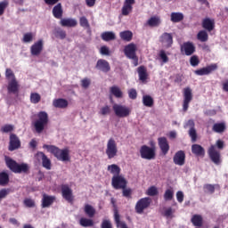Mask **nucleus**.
<instances>
[{
  "label": "nucleus",
  "mask_w": 228,
  "mask_h": 228,
  "mask_svg": "<svg viewBox=\"0 0 228 228\" xmlns=\"http://www.w3.org/2000/svg\"><path fill=\"white\" fill-rule=\"evenodd\" d=\"M43 149L47 150V152L53 154L59 161H70V151L69 149L61 150L54 145L45 144Z\"/></svg>",
  "instance_id": "f257e3e1"
},
{
  "label": "nucleus",
  "mask_w": 228,
  "mask_h": 228,
  "mask_svg": "<svg viewBox=\"0 0 228 228\" xmlns=\"http://www.w3.org/2000/svg\"><path fill=\"white\" fill-rule=\"evenodd\" d=\"M5 79L7 81V92L8 94H13L17 95L19 94V88L20 86L19 85V81H17V77H15V73L12 69H6L5 70Z\"/></svg>",
  "instance_id": "f03ea898"
},
{
  "label": "nucleus",
  "mask_w": 228,
  "mask_h": 228,
  "mask_svg": "<svg viewBox=\"0 0 228 228\" xmlns=\"http://www.w3.org/2000/svg\"><path fill=\"white\" fill-rule=\"evenodd\" d=\"M49 124V114L45 111H40L37 114V119L34 122V127L37 133H42Z\"/></svg>",
  "instance_id": "7ed1b4c3"
},
{
  "label": "nucleus",
  "mask_w": 228,
  "mask_h": 228,
  "mask_svg": "<svg viewBox=\"0 0 228 228\" xmlns=\"http://www.w3.org/2000/svg\"><path fill=\"white\" fill-rule=\"evenodd\" d=\"M216 147L219 150L224 149V141L217 140L216 145H211L208 149V156L215 165H220V151H217Z\"/></svg>",
  "instance_id": "20e7f679"
},
{
  "label": "nucleus",
  "mask_w": 228,
  "mask_h": 228,
  "mask_svg": "<svg viewBox=\"0 0 228 228\" xmlns=\"http://www.w3.org/2000/svg\"><path fill=\"white\" fill-rule=\"evenodd\" d=\"M5 162L8 168H10L12 172H14V174H21V172L26 173L29 170V166H28V164H19L8 157L5 158Z\"/></svg>",
  "instance_id": "39448f33"
},
{
  "label": "nucleus",
  "mask_w": 228,
  "mask_h": 228,
  "mask_svg": "<svg viewBox=\"0 0 228 228\" xmlns=\"http://www.w3.org/2000/svg\"><path fill=\"white\" fill-rule=\"evenodd\" d=\"M109 159H113L118 153V147L117 146V141L113 137L107 141V148L105 151Z\"/></svg>",
  "instance_id": "423d86ee"
},
{
  "label": "nucleus",
  "mask_w": 228,
  "mask_h": 228,
  "mask_svg": "<svg viewBox=\"0 0 228 228\" xmlns=\"http://www.w3.org/2000/svg\"><path fill=\"white\" fill-rule=\"evenodd\" d=\"M112 110L116 117H118L119 118H126V117H129V115H131V109L126 105L115 103Z\"/></svg>",
  "instance_id": "0eeeda50"
},
{
  "label": "nucleus",
  "mask_w": 228,
  "mask_h": 228,
  "mask_svg": "<svg viewBox=\"0 0 228 228\" xmlns=\"http://www.w3.org/2000/svg\"><path fill=\"white\" fill-rule=\"evenodd\" d=\"M125 54L126 58L133 60L134 67L138 65V58L136 57V45L130 44L125 47Z\"/></svg>",
  "instance_id": "6e6552de"
},
{
  "label": "nucleus",
  "mask_w": 228,
  "mask_h": 228,
  "mask_svg": "<svg viewBox=\"0 0 228 228\" xmlns=\"http://www.w3.org/2000/svg\"><path fill=\"white\" fill-rule=\"evenodd\" d=\"M151 198H142L135 204V212L138 215H142L143 210L147 209L151 206Z\"/></svg>",
  "instance_id": "1a4fd4ad"
},
{
  "label": "nucleus",
  "mask_w": 228,
  "mask_h": 228,
  "mask_svg": "<svg viewBox=\"0 0 228 228\" xmlns=\"http://www.w3.org/2000/svg\"><path fill=\"white\" fill-rule=\"evenodd\" d=\"M192 100H193V93L191 91V88L185 87L183 89V111H188L190 102H191Z\"/></svg>",
  "instance_id": "9d476101"
},
{
  "label": "nucleus",
  "mask_w": 228,
  "mask_h": 228,
  "mask_svg": "<svg viewBox=\"0 0 228 228\" xmlns=\"http://www.w3.org/2000/svg\"><path fill=\"white\" fill-rule=\"evenodd\" d=\"M140 154L142 159H154V158H156V152L154 151V149L147 145L141 147Z\"/></svg>",
  "instance_id": "9b49d317"
},
{
  "label": "nucleus",
  "mask_w": 228,
  "mask_h": 228,
  "mask_svg": "<svg viewBox=\"0 0 228 228\" xmlns=\"http://www.w3.org/2000/svg\"><path fill=\"white\" fill-rule=\"evenodd\" d=\"M35 159H37L38 163H40L41 161L44 168H45L46 170H51V159H49V158H47L44 152H37L35 155Z\"/></svg>",
  "instance_id": "f8f14e48"
},
{
  "label": "nucleus",
  "mask_w": 228,
  "mask_h": 228,
  "mask_svg": "<svg viewBox=\"0 0 228 228\" xmlns=\"http://www.w3.org/2000/svg\"><path fill=\"white\" fill-rule=\"evenodd\" d=\"M126 178L124 176L118 175H114L112 177V186L115 188V190H124L126 188Z\"/></svg>",
  "instance_id": "ddd939ff"
},
{
  "label": "nucleus",
  "mask_w": 228,
  "mask_h": 228,
  "mask_svg": "<svg viewBox=\"0 0 228 228\" xmlns=\"http://www.w3.org/2000/svg\"><path fill=\"white\" fill-rule=\"evenodd\" d=\"M44 51V40L39 39L38 41L35 42L30 47V53L32 56H40Z\"/></svg>",
  "instance_id": "4468645a"
},
{
  "label": "nucleus",
  "mask_w": 228,
  "mask_h": 228,
  "mask_svg": "<svg viewBox=\"0 0 228 228\" xmlns=\"http://www.w3.org/2000/svg\"><path fill=\"white\" fill-rule=\"evenodd\" d=\"M61 188L63 199H65V200H67L68 202H72V200H74V194L72 193V189H70V187H69V185L67 184L61 185Z\"/></svg>",
  "instance_id": "2eb2a0df"
},
{
  "label": "nucleus",
  "mask_w": 228,
  "mask_h": 228,
  "mask_svg": "<svg viewBox=\"0 0 228 228\" xmlns=\"http://www.w3.org/2000/svg\"><path fill=\"white\" fill-rule=\"evenodd\" d=\"M216 69H218V65L211 64L200 69H197L194 72L197 76H208V74H211V72L216 70Z\"/></svg>",
  "instance_id": "dca6fc26"
},
{
  "label": "nucleus",
  "mask_w": 228,
  "mask_h": 228,
  "mask_svg": "<svg viewBox=\"0 0 228 228\" xmlns=\"http://www.w3.org/2000/svg\"><path fill=\"white\" fill-rule=\"evenodd\" d=\"M159 42L162 44L163 47H172V44H174V39L172 37V34L164 33L161 35L159 38Z\"/></svg>",
  "instance_id": "f3484780"
},
{
  "label": "nucleus",
  "mask_w": 228,
  "mask_h": 228,
  "mask_svg": "<svg viewBox=\"0 0 228 228\" xmlns=\"http://www.w3.org/2000/svg\"><path fill=\"white\" fill-rule=\"evenodd\" d=\"M173 161L175 165H178V167H183V165H184L186 161V154L184 153V151H177L173 158Z\"/></svg>",
  "instance_id": "a211bd4d"
},
{
  "label": "nucleus",
  "mask_w": 228,
  "mask_h": 228,
  "mask_svg": "<svg viewBox=\"0 0 228 228\" xmlns=\"http://www.w3.org/2000/svg\"><path fill=\"white\" fill-rule=\"evenodd\" d=\"M134 0H125L123 7L121 9V13L124 16L129 15L133 12V4H134Z\"/></svg>",
  "instance_id": "6ab92c4d"
},
{
  "label": "nucleus",
  "mask_w": 228,
  "mask_h": 228,
  "mask_svg": "<svg viewBox=\"0 0 228 228\" xmlns=\"http://www.w3.org/2000/svg\"><path fill=\"white\" fill-rule=\"evenodd\" d=\"M19 147H20V140H19V137L15 134H12L10 135L9 151H16Z\"/></svg>",
  "instance_id": "aec40b11"
},
{
  "label": "nucleus",
  "mask_w": 228,
  "mask_h": 228,
  "mask_svg": "<svg viewBox=\"0 0 228 228\" xmlns=\"http://www.w3.org/2000/svg\"><path fill=\"white\" fill-rule=\"evenodd\" d=\"M181 49L182 52L185 53L186 56H191L195 53V45L191 42L183 43Z\"/></svg>",
  "instance_id": "412c9836"
},
{
  "label": "nucleus",
  "mask_w": 228,
  "mask_h": 228,
  "mask_svg": "<svg viewBox=\"0 0 228 228\" xmlns=\"http://www.w3.org/2000/svg\"><path fill=\"white\" fill-rule=\"evenodd\" d=\"M96 69L102 70V72H110V62L106 60L100 59L97 61Z\"/></svg>",
  "instance_id": "4be33fe9"
},
{
  "label": "nucleus",
  "mask_w": 228,
  "mask_h": 228,
  "mask_svg": "<svg viewBox=\"0 0 228 228\" xmlns=\"http://www.w3.org/2000/svg\"><path fill=\"white\" fill-rule=\"evenodd\" d=\"M159 145L163 154H167L170 151V146L168 145V141L165 137H159Z\"/></svg>",
  "instance_id": "5701e85b"
},
{
  "label": "nucleus",
  "mask_w": 228,
  "mask_h": 228,
  "mask_svg": "<svg viewBox=\"0 0 228 228\" xmlns=\"http://www.w3.org/2000/svg\"><path fill=\"white\" fill-rule=\"evenodd\" d=\"M202 28L207 29V31H213V29H215V20L211 18H205L202 20Z\"/></svg>",
  "instance_id": "b1692460"
},
{
  "label": "nucleus",
  "mask_w": 228,
  "mask_h": 228,
  "mask_svg": "<svg viewBox=\"0 0 228 228\" xmlns=\"http://www.w3.org/2000/svg\"><path fill=\"white\" fill-rule=\"evenodd\" d=\"M53 106H54V108L65 110V108L69 106V101L63 98L55 99L53 101Z\"/></svg>",
  "instance_id": "393cba45"
},
{
  "label": "nucleus",
  "mask_w": 228,
  "mask_h": 228,
  "mask_svg": "<svg viewBox=\"0 0 228 228\" xmlns=\"http://www.w3.org/2000/svg\"><path fill=\"white\" fill-rule=\"evenodd\" d=\"M61 25L66 28H76L77 26V20L72 18L61 19Z\"/></svg>",
  "instance_id": "a878e982"
},
{
  "label": "nucleus",
  "mask_w": 228,
  "mask_h": 228,
  "mask_svg": "<svg viewBox=\"0 0 228 228\" xmlns=\"http://www.w3.org/2000/svg\"><path fill=\"white\" fill-rule=\"evenodd\" d=\"M146 24L150 28H158L161 24V18L159 16H152L147 20Z\"/></svg>",
  "instance_id": "bb28decb"
},
{
  "label": "nucleus",
  "mask_w": 228,
  "mask_h": 228,
  "mask_svg": "<svg viewBox=\"0 0 228 228\" xmlns=\"http://www.w3.org/2000/svg\"><path fill=\"white\" fill-rule=\"evenodd\" d=\"M191 152L192 154H195V156H201V157H204L206 154V151L203 149L202 146L199 144H193L191 146Z\"/></svg>",
  "instance_id": "cd10ccee"
},
{
  "label": "nucleus",
  "mask_w": 228,
  "mask_h": 228,
  "mask_svg": "<svg viewBox=\"0 0 228 228\" xmlns=\"http://www.w3.org/2000/svg\"><path fill=\"white\" fill-rule=\"evenodd\" d=\"M54 199L53 196L44 194L42 199V208H49V206L54 202Z\"/></svg>",
  "instance_id": "c85d7f7f"
},
{
  "label": "nucleus",
  "mask_w": 228,
  "mask_h": 228,
  "mask_svg": "<svg viewBox=\"0 0 228 228\" xmlns=\"http://www.w3.org/2000/svg\"><path fill=\"white\" fill-rule=\"evenodd\" d=\"M53 15L55 19H61L63 17V8L61 4H57L53 9Z\"/></svg>",
  "instance_id": "c756f323"
},
{
  "label": "nucleus",
  "mask_w": 228,
  "mask_h": 228,
  "mask_svg": "<svg viewBox=\"0 0 228 228\" xmlns=\"http://www.w3.org/2000/svg\"><path fill=\"white\" fill-rule=\"evenodd\" d=\"M225 129H227V126H225L224 122L216 123L212 127V130L214 131V133H218V134L224 133Z\"/></svg>",
  "instance_id": "7c9ffc66"
},
{
  "label": "nucleus",
  "mask_w": 228,
  "mask_h": 228,
  "mask_svg": "<svg viewBox=\"0 0 228 228\" xmlns=\"http://www.w3.org/2000/svg\"><path fill=\"white\" fill-rule=\"evenodd\" d=\"M119 37L125 42H131L133 40V32L131 30H125L119 33Z\"/></svg>",
  "instance_id": "2f4dec72"
},
{
  "label": "nucleus",
  "mask_w": 228,
  "mask_h": 228,
  "mask_svg": "<svg viewBox=\"0 0 228 228\" xmlns=\"http://www.w3.org/2000/svg\"><path fill=\"white\" fill-rule=\"evenodd\" d=\"M142 104L147 108H152L154 106V99H152V96L145 94L142 96Z\"/></svg>",
  "instance_id": "473e14b6"
},
{
  "label": "nucleus",
  "mask_w": 228,
  "mask_h": 228,
  "mask_svg": "<svg viewBox=\"0 0 228 228\" xmlns=\"http://www.w3.org/2000/svg\"><path fill=\"white\" fill-rule=\"evenodd\" d=\"M102 38L104 40V42H110L111 40H115L117 37L115 36V32L107 31L102 34Z\"/></svg>",
  "instance_id": "72a5a7b5"
},
{
  "label": "nucleus",
  "mask_w": 228,
  "mask_h": 228,
  "mask_svg": "<svg viewBox=\"0 0 228 228\" xmlns=\"http://www.w3.org/2000/svg\"><path fill=\"white\" fill-rule=\"evenodd\" d=\"M84 211L89 218H94L95 216V208L92 205L86 204L84 207Z\"/></svg>",
  "instance_id": "f704fd0d"
},
{
  "label": "nucleus",
  "mask_w": 228,
  "mask_h": 228,
  "mask_svg": "<svg viewBox=\"0 0 228 228\" xmlns=\"http://www.w3.org/2000/svg\"><path fill=\"white\" fill-rule=\"evenodd\" d=\"M107 170L114 175H120V167L117 164L108 166Z\"/></svg>",
  "instance_id": "c9c22d12"
},
{
  "label": "nucleus",
  "mask_w": 228,
  "mask_h": 228,
  "mask_svg": "<svg viewBox=\"0 0 228 228\" xmlns=\"http://www.w3.org/2000/svg\"><path fill=\"white\" fill-rule=\"evenodd\" d=\"M10 183V175L6 172L0 173V186H6Z\"/></svg>",
  "instance_id": "e433bc0d"
},
{
  "label": "nucleus",
  "mask_w": 228,
  "mask_h": 228,
  "mask_svg": "<svg viewBox=\"0 0 228 228\" xmlns=\"http://www.w3.org/2000/svg\"><path fill=\"white\" fill-rule=\"evenodd\" d=\"M184 19V14L183 12H172L171 13V22H181Z\"/></svg>",
  "instance_id": "4c0bfd02"
},
{
  "label": "nucleus",
  "mask_w": 228,
  "mask_h": 228,
  "mask_svg": "<svg viewBox=\"0 0 228 228\" xmlns=\"http://www.w3.org/2000/svg\"><path fill=\"white\" fill-rule=\"evenodd\" d=\"M114 220L116 222L117 227L127 228V224H126V223L120 222V215H118V211L117 210L114 212Z\"/></svg>",
  "instance_id": "58836bf2"
},
{
  "label": "nucleus",
  "mask_w": 228,
  "mask_h": 228,
  "mask_svg": "<svg viewBox=\"0 0 228 228\" xmlns=\"http://www.w3.org/2000/svg\"><path fill=\"white\" fill-rule=\"evenodd\" d=\"M79 224L82 227H93L94 220L88 219L86 217H82L79 220Z\"/></svg>",
  "instance_id": "ea45409f"
},
{
  "label": "nucleus",
  "mask_w": 228,
  "mask_h": 228,
  "mask_svg": "<svg viewBox=\"0 0 228 228\" xmlns=\"http://www.w3.org/2000/svg\"><path fill=\"white\" fill-rule=\"evenodd\" d=\"M110 94H112V95H115L118 99H122V90H120V88L117 86L110 87Z\"/></svg>",
  "instance_id": "a19ab883"
},
{
  "label": "nucleus",
  "mask_w": 228,
  "mask_h": 228,
  "mask_svg": "<svg viewBox=\"0 0 228 228\" xmlns=\"http://www.w3.org/2000/svg\"><path fill=\"white\" fill-rule=\"evenodd\" d=\"M191 222L195 227H201L202 225V216L194 215L191 218Z\"/></svg>",
  "instance_id": "79ce46f5"
},
{
  "label": "nucleus",
  "mask_w": 228,
  "mask_h": 228,
  "mask_svg": "<svg viewBox=\"0 0 228 228\" xmlns=\"http://www.w3.org/2000/svg\"><path fill=\"white\" fill-rule=\"evenodd\" d=\"M34 38L35 34L28 32L23 35L22 42H24V44H31Z\"/></svg>",
  "instance_id": "37998d69"
},
{
  "label": "nucleus",
  "mask_w": 228,
  "mask_h": 228,
  "mask_svg": "<svg viewBox=\"0 0 228 228\" xmlns=\"http://www.w3.org/2000/svg\"><path fill=\"white\" fill-rule=\"evenodd\" d=\"M139 79L141 81H145L147 79V70L144 67L138 68Z\"/></svg>",
  "instance_id": "c03bdc74"
},
{
  "label": "nucleus",
  "mask_w": 228,
  "mask_h": 228,
  "mask_svg": "<svg viewBox=\"0 0 228 228\" xmlns=\"http://www.w3.org/2000/svg\"><path fill=\"white\" fill-rule=\"evenodd\" d=\"M197 38L200 42H208V32L206 30H200L197 35Z\"/></svg>",
  "instance_id": "a18cd8bd"
},
{
  "label": "nucleus",
  "mask_w": 228,
  "mask_h": 228,
  "mask_svg": "<svg viewBox=\"0 0 228 228\" xmlns=\"http://www.w3.org/2000/svg\"><path fill=\"white\" fill-rule=\"evenodd\" d=\"M40 99H42V97L37 93H32L30 94V102H32V104H38Z\"/></svg>",
  "instance_id": "49530a36"
},
{
  "label": "nucleus",
  "mask_w": 228,
  "mask_h": 228,
  "mask_svg": "<svg viewBox=\"0 0 228 228\" xmlns=\"http://www.w3.org/2000/svg\"><path fill=\"white\" fill-rule=\"evenodd\" d=\"M79 23L82 28H85L86 29H90V23L88 22V19H86V17H81L79 19Z\"/></svg>",
  "instance_id": "de8ad7c7"
},
{
  "label": "nucleus",
  "mask_w": 228,
  "mask_h": 228,
  "mask_svg": "<svg viewBox=\"0 0 228 228\" xmlns=\"http://www.w3.org/2000/svg\"><path fill=\"white\" fill-rule=\"evenodd\" d=\"M174 213H175V210H174L172 208H165L163 215L166 216V218H174Z\"/></svg>",
  "instance_id": "09e8293b"
},
{
  "label": "nucleus",
  "mask_w": 228,
  "mask_h": 228,
  "mask_svg": "<svg viewBox=\"0 0 228 228\" xmlns=\"http://www.w3.org/2000/svg\"><path fill=\"white\" fill-rule=\"evenodd\" d=\"M165 200H172L174 199V190L167 189L164 193Z\"/></svg>",
  "instance_id": "8fccbe9b"
},
{
  "label": "nucleus",
  "mask_w": 228,
  "mask_h": 228,
  "mask_svg": "<svg viewBox=\"0 0 228 228\" xmlns=\"http://www.w3.org/2000/svg\"><path fill=\"white\" fill-rule=\"evenodd\" d=\"M205 193H215V185L207 183L203 186Z\"/></svg>",
  "instance_id": "3c124183"
},
{
  "label": "nucleus",
  "mask_w": 228,
  "mask_h": 228,
  "mask_svg": "<svg viewBox=\"0 0 228 228\" xmlns=\"http://www.w3.org/2000/svg\"><path fill=\"white\" fill-rule=\"evenodd\" d=\"M23 204L26 208H35V200L29 198L25 199Z\"/></svg>",
  "instance_id": "603ef678"
},
{
  "label": "nucleus",
  "mask_w": 228,
  "mask_h": 228,
  "mask_svg": "<svg viewBox=\"0 0 228 228\" xmlns=\"http://www.w3.org/2000/svg\"><path fill=\"white\" fill-rule=\"evenodd\" d=\"M8 4V0H4L3 2H0V15H3V13H4V10H6Z\"/></svg>",
  "instance_id": "864d4df0"
},
{
  "label": "nucleus",
  "mask_w": 228,
  "mask_h": 228,
  "mask_svg": "<svg viewBox=\"0 0 228 228\" xmlns=\"http://www.w3.org/2000/svg\"><path fill=\"white\" fill-rule=\"evenodd\" d=\"M92 84V80H90V78H84L81 80V86L82 88H88L90 86V85Z\"/></svg>",
  "instance_id": "5fc2aeb1"
},
{
  "label": "nucleus",
  "mask_w": 228,
  "mask_h": 228,
  "mask_svg": "<svg viewBox=\"0 0 228 228\" xmlns=\"http://www.w3.org/2000/svg\"><path fill=\"white\" fill-rule=\"evenodd\" d=\"M158 193V188L151 186L147 190V195L150 197H154Z\"/></svg>",
  "instance_id": "6e6d98bb"
},
{
  "label": "nucleus",
  "mask_w": 228,
  "mask_h": 228,
  "mask_svg": "<svg viewBox=\"0 0 228 228\" xmlns=\"http://www.w3.org/2000/svg\"><path fill=\"white\" fill-rule=\"evenodd\" d=\"M100 53L102 56H110V48L106 45L102 46L101 49H100Z\"/></svg>",
  "instance_id": "4d7b16f0"
},
{
  "label": "nucleus",
  "mask_w": 228,
  "mask_h": 228,
  "mask_svg": "<svg viewBox=\"0 0 228 228\" xmlns=\"http://www.w3.org/2000/svg\"><path fill=\"white\" fill-rule=\"evenodd\" d=\"M56 37L58 38H61V40H63L67 37V33L65 32V30H62V29H58L56 31Z\"/></svg>",
  "instance_id": "13d9d810"
},
{
  "label": "nucleus",
  "mask_w": 228,
  "mask_h": 228,
  "mask_svg": "<svg viewBox=\"0 0 228 228\" xmlns=\"http://www.w3.org/2000/svg\"><path fill=\"white\" fill-rule=\"evenodd\" d=\"M2 133H12L13 131V126L12 125H4L1 128Z\"/></svg>",
  "instance_id": "bf43d9fd"
},
{
  "label": "nucleus",
  "mask_w": 228,
  "mask_h": 228,
  "mask_svg": "<svg viewBox=\"0 0 228 228\" xmlns=\"http://www.w3.org/2000/svg\"><path fill=\"white\" fill-rule=\"evenodd\" d=\"M102 228H113V225L111 224V221L108 219H103L102 222Z\"/></svg>",
  "instance_id": "052dcab7"
},
{
  "label": "nucleus",
  "mask_w": 228,
  "mask_h": 228,
  "mask_svg": "<svg viewBox=\"0 0 228 228\" xmlns=\"http://www.w3.org/2000/svg\"><path fill=\"white\" fill-rule=\"evenodd\" d=\"M190 63L191 65V67H197V65H199L200 61H199V57L197 56H191L190 59Z\"/></svg>",
  "instance_id": "680f3d73"
},
{
  "label": "nucleus",
  "mask_w": 228,
  "mask_h": 228,
  "mask_svg": "<svg viewBox=\"0 0 228 228\" xmlns=\"http://www.w3.org/2000/svg\"><path fill=\"white\" fill-rule=\"evenodd\" d=\"M189 135L191 136L192 142H195L197 140V131L195 130V127L190 128Z\"/></svg>",
  "instance_id": "e2e57ef3"
},
{
  "label": "nucleus",
  "mask_w": 228,
  "mask_h": 228,
  "mask_svg": "<svg viewBox=\"0 0 228 228\" xmlns=\"http://www.w3.org/2000/svg\"><path fill=\"white\" fill-rule=\"evenodd\" d=\"M159 58L162 60L163 63L168 62V56H167V53H165L163 50H161L159 53Z\"/></svg>",
  "instance_id": "0e129e2a"
},
{
  "label": "nucleus",
  "mask_w": 228,
  "mask_h": 228,
  "mask_svg": "<svg viewBox=\"0 0 228 228\" xmlns=\"http://www.w3.org/2000/svg\"><path fill=\"white\" fill-rule=\"evenodd\" d=\"M137 96H138V93H136V89H130L128 91V97L130 99L134 100V99H136Z\"/></svg>",
  "instance_id": "69168bd1"
},
{
  "label": "nucleus",
  "mask_w": 228,
  "mask_h": 228,
  "mask_svg": "<svg viewBox=\"0 0 228 228\" xmlns=\"http://www.w3.org/2000/svg\"><path fill=\"white\" fill-rule=\"evenodd\" d=\"M110 111V106L106 105L101 109L100 114L103 116L109 115Z\"/></svg>",
  "instance_id": "338daca9"
},
{
  "label": "nucleus",
  "mask_w": 228,
  "mask_h": 228,
  "mask_svg": "<svg viewBox=\"0 0 228 228\" xmlns=\"http://www.w3.org/2000/svg\"><path fill=\"white\" fill-rule=\"evenodd\" d=\"M176 199L177 201L180 202V204L184 200V193L183 191H179L176 192Z\"/></svg>",
  "instance_id": "774afa93"
}]
</instances>
